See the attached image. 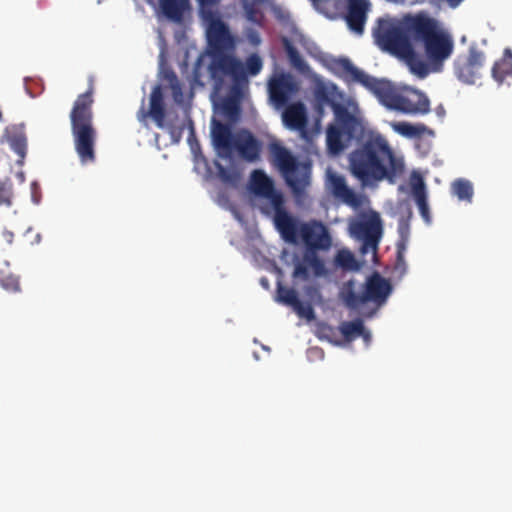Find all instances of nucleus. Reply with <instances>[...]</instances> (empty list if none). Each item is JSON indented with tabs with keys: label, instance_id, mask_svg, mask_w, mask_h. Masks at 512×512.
<instances>
[{
	"label": "nucleus",
	"instance_id": "1",
	"mask_svg": "<svg viewBox=\"0 0 512 512\" xmlns=\"http://www.w3.org/2000/svg\"><path fill=\"white\" fill-rule=\"evenodd\" d=\"M200 15L206 25L210 62L204 68L203 56L197 59L192 71V83L204 87L205 71L215 93L221 92L229 84L224 108L228 113L237 112L239 103L249 88V78L261 73L263 60L257 53H251L245 61L233 54L237 45L236 38L217 11H203Z\"/></svg>",
	"mask_w": 512,
	"mask_h": 512
},
{
	"label": "nucleus",
	"instance_id": "2",
	"mask_svg": "<svg viewBox=\"0 0 512 512\" xmlns=\"http://www.w3.org/2000/svg\"><path fill=\"white\" fill-rule=\"evenodd\" d=\"M350 167L353 175L363 183L384 179L394 182L405 171L403 157L396 155L380 135L368 139L351 153Z\"/></svg>",
	"mask_w": 512,
	"mask_h": 512
},
{
	"label": "nucleus",
	"instance_id": "3",
	"mask_svg": "<svg viewBox=\"0 0 512 512\" xmlns=\"http://www.w3.org/2000/svg\"><path fill=\"white\" fill-rule=\"evenodd\" d=\"M372 36L383 52L405 61L411 73L416 74V14L379 17Z\"/></svg>",
	"mask_w": 512,
	"mask_h": 512
},
{
	"label": "nucleus",
	"instance_id": "4",
	"mask_svg": "<svg viewBox=\"0 0 512 512\" xmlns=\"http://www.w3.org/2000/svg\"><path fill=\"white\" fill-rule=\"evenodd\" d=\"M418 44L423 50V57H418V79H424L430 74L441 73L444 63L454 51L452 35L437 19L420 11L417 16Z\"/></svg>",
	"mask_w": 512,
	"mask_h": 512
},
{
	"label": "nucleus",
	"instance_id": "5",
	"mask_svg": "<svg viewBox=\"0 0 512 512\" xmlns=\"http://www.w3.org/2000/svg\"><path fill=\"white\" fill-rule=\"evenodd\" d=\"M333 72L346 82L359 83L386 107L405 113L416 111V104L398 93L393 84L386 79H378L357 68L346 57L335 58L331 61Z\"/></svg>",
	"mask_w": 512,
	"mask_h": 512
},
{
	"label": "nucleus",
	"instance_id": "6",
	"mask_svg": "<svg viewBox=\"0 0 512 512\" xmlns=\"http://www.w3.org/2000/svg\"><path fill=\"white\" fill-rule=\"evenodd\" d=\"M93 93L94 88L91 85L86 92L79 94L69 115L74 148L82 163L93 162L96 158L97 130L92 108Z\"/></svg>",
	"mask_w": 512,
	"mask_h": 512
},
{
	"label": "nucleus",
	"instance_id": "7",
	"mask_svg": "<svg viewBox=\"0 0 512 512\" xmlns=\"http://www.w3.org/2000/svg\"><path fill=\"white\" fill-rule=\"evenodd\" d=\"M391 292L392 285L389 280L375 272L367 278L361 293L357 291L355 282L349 280L341 287L339 297L348 309L358 310L369 302L376 306H382Z\"/></svg>",
	"mask_w": 512,
	"mask_h": 512
},
{
	"label": "nucleus",
	"instance_id": "8",
	"mask_svg": "<svg viewBox=\"0 0 512 512\" xmlns=\"http://www.w3.org/2000/svg\"><path fill=\"white\" fill-rule=\"evenodd\" d=\"M291 220L288 231H283L279 226H275L284 241L291 244L298 243L301 239L307 246V251L318 249H327L331 245V237L327 227L320 221L311 220L301 222L288 213Z\"/></svg>",
	"mask_w": 512,
	"mask_h": 512
},
{
	"label": "nucleus",
	"instance_id": "9",
	"mask_svg": "<svg viewBox=\"0 0 512 512\" xmlns=\"http://www.w3.org/2000/svg\"><path fill=\"white\" fill-rule=\"evenodd\" d=\"M335 123L329 124L326 130L327 150L331 155H339L356 137L358 120L342 104L333 103Z\"/></svg>",
	"mask_w": 512,
	"mask_h": 512
},
{
	"label": "nucleus",
	"instance_id": "10",
	"mask_svg": "<svg viewBox=\"0 0 512 512\" xmlns=\"http://www.w3.org/2000/svg\"><path fill=\"white\" fill-rule=\"evenodd\" d=\"M268 149L272 164L281 172L287 185L296 193L304 190L309 184L308 166L301 165L279 142L270 143Z\"/></svg>",
	"mask_w": 512,
	"mask_h": 512
},
{
	"label": "nucleus",
	"instance_id": "11",
	"mask_svg": "<svg viewBox=\"0 0 512 512\" xmlns=\"http://www.w3.org/2000/svg\"><path fill=\"white\" fill-rule=\"evenodd\" d=\"M250 188L255 195L266 198L271 203L275 226L281 227L285 232L288 231L291 220L284 207V197L275 189L272 179L264 171L254 170L250 178Z\"/></svg>",
	"mask_w": 512,
	"mask_h": 512
},
{
	"label": "nucleus",
	"instance_id": "12",
	"mask_svg": "<svg viewBox=\"0 0 512 512\" xmlns=\"http://www.w3.org/2000/svg\"><path fill=\"white\" fill-rule=\"evenodd\" d=\"M348 229L350 236L362 243V253H376L383 230L382 221L377 212L361 213L358 217L352 218Z\"/></svg>",
	"mask_w": 512,
	"mask_h": 512
},
{
	"label": "nucleus",
	"instance_id": "13",
	"mask_svg": "<svg viewBox=\"0 0 512 512\" xmlns=\"http://www.w3.org/2000/svg\"><path fill=\"white\" fill-rule=\"evenodd\" d=\"M485 62V55L471 46L466 56H459L454 63V73L463 83L474 84L480 78V70Z\"/></svg>",
	"mask_w": 512,
	"mask_h": 512
},
{
	"label": "nucleus",
	"instance_id": "14",
	"mask_svg": "<svg viewBox=\"0 0 512 512\" xmlns=\"http://www.w3.org/2000/svg\"><path fill=\"white\" fill-rule=\"evenodd\" d=\"M268 89L272 102L281 107L298 91V84L290 74L282 73L270 80Z\"/></svg>",
	"mask_w": 512,
	"mask_h": 512
},
{
	"label": "nucleus",
	"instance_id": "15",
	"mask_svg": "<svg viewBox=\"0 0 512 512\" xmlns=\"http://www.w3.org/2000/svg\"><path fill=\"white\" fill-rule=\"evenodd\" d=\"M329 180L330 189L333 196L349 207L353 209H359L365 204V202L368 201L365 195L358 194L353 189L348 187L343 176L332 174Z\"/></svg>",
	"mask_w": 512,
	"mask_h": 512
},
{
	"label": "nucleus",
	"instance_id": "16",
	"mask_svg": "<svg viewBox=\"0 0 512 512\" xmlns=\"http://www.w3.org/2000/svg\"><path fill=\"white\" fill-rule=\"evenodd\" d=\"M276 301L285 306L291 307L301 318H305L308 321L315 318L314 309L311 304L303 303L299 299L298 293L295 289L286 287L280 282L277 284Z\"/></svg>",
	"mask_w": 512,
	"mask_h": 512
},
{
	"label": "nucleus",
	"instance_id": "17",
	"mask_svg": "<svg viewBox=\"0 0 512 512\" xmlns=\"http://www.w3.org/2000/svg\"><path fill=\"white\" fill-rule=\"evenodd\" d=\"M233 149H235L244 160L254 162L259 159L261 144L251 132L242 130L235 134Z\"/></svg>",
	"mask_w": 512,
	"mask_h": 512
},
{
	"label": "nucleus",
	"instance_id": "18",
	"mask_svg": "<svg viewBox=\"0 0 512 512\" xmlns=\"http://www.w3.org/2000/svg\"><path fill=\"white\" fill-rule=\"evenodd\" d=\"M369 8V0H347L346 21L355 33H363Z\"/></svg>",
	"mask_w": 512,
	"mask_h": 512
},
{
	"label": "nucleus",
	"instance_id": "19",
	"mask_svg": "<svg viewBox=\"0 0 512 512\" xmlns=\"http://www.w3.org/2000/svg\"><path fill=\"white\" fill-rule=\"evenodd\" d=\"M212 143L216 150L229 153L233 150L235 135L228 124L213 120L211 126Z\"/></svg>",
	"mask_w": 512,
	"mask_h": 512
},
{
	"label": "nucleus",
	"instance_id": "20",
	"mask_svg": "<svg viewBox=\"0 0 512 512\" xmlns=\"http://www.w3.org/2000/svg\"><path fill=\"white\" fill-rule=\"evenodd\" d=\"M286 127L292 130H303L307 125V114L303 103L297 102L287 106L282 114Z\"/></svg>",
	"mask_w": 512,
	"mask_h": 512
},
{
	"label": "nucleus",
	"instance_id": "21",
	"mask_svg": "<svg viewBox=\"0 0 512 512\" xmlns=\"http://www.w3.org/2000/svg\"><path fill=\"white\" fill-rule=\"evenodd\" d=\"M149 115L152 117L159 128H164V96L160 85L154 86L151 91Z\"/></svg>",
	"mask_w": 512,
	"mask_h": 512
},
{
	"label": "nucleus",
	"instance_id": "22",
	"mask_svg": "<svg viewBox=\"0 0 512 512\" xmlns=\"http://www.w3.org/2000/svg\"><path fill=\"white\" fill-rule=\"evenodd\" d=\"M159 8L167 19L179 23L189 8V0H159Z\"/></svg>",
	"mask_w": 512,
	"mask_h": 512
},
{
	"label": "nucleus",
	"instance_id": "23",
	"mask_svg": "<svg viewBox=\"0 0 512 512\" xmlns=\"http://www.w3.org/2000/svg\"><path fill=\"white\" fill-rule=\"evenodd\" d=\"M427 198L425 174L418 170V210L424 222L427 225H430L432 223V218Z\"/></svg>",
	"mask_w": 512,
	"mask_h": 512
},
{
	"label": "nucleus",
	"instance_id": "24",
	"mask_svg": "<svg viewBox=\"0 0 512 512\" xmlns=\"http://www.w3.org/2000/svg\"><path fill=\"white\" fill-rule=\"evenodd\" d=\"M340 330L346 340H352L359 336H362L366 341L370 339V334L366 331L361 319L342 323Z\"/></svg>",
	"mask_w": 512,
	"mask_h": 512
},
{
	"label": "nucleus",
	"instance_id": "25",
	"mask_svg": "<svg viewBox=\"0 0 512 512\" xmlns=\"http://www.w3.org/2000/svg\"><path fill=\"white\" fill-rule=\"evenodd\" d=\"M435 138L434 130L428 128L426 125L418 123V155H428L433 146Z\"/></svg>",
	"mask_w": 512,
	"mask_h": 512
},
{
	"label": "nucleus",
	"instance_id": "26",
	"mask_svg": "<svg viewBox=\"0 0 512 512\" xmlns=\"http://www.w3.org/2000/svg\"><path fill=\"white\" fill-rule=\"evenodd\" d=\"M263 2L257 1V0H242V6L245 12L246 19L259 26H264V14L259 8V4H262Z\"/></svg>",
	"mask_w": 512,
	"mask_h": 512
},
{
	"label": "nucleus",
	"instance_id": "27",
	"mask_svg": "<svg viewBox=\"0 0 512 512\" xmlns=\"http://www.w3.org/2000/svg\"><path fill=\"white\" fill-rule=\"evenodd\" d=\"M451 192L461 201L471 202L474 194L472 183L464 178H458L451 184Z\"/></svg>",
	"mask_w": 512,
	"mask_h": 512
},
{
	"label": "nucleus",
	"instance_id": "28",
	"mask_svg": "<svg viewBox=\"0 0 512 512\" xmlns=\"http://www.w3.org/2000/svg\"><path fill=\"white\" fill-rule=\"evenodd\" d=\"M282 44L284 50L289 58L290 63L300 71H306L308 69L307 63L301 57L300 53L296 49V47L292 44V42L284 37L282 39Z\"/></svg>",
	"mask_w": 512,
	"mask_h": 512
},
{
	"label": "nucleus",
	"instance_id": "29",
	"mask_svg": "<svg viewBox=\"0 0 512 512\" xmlns=\"http://www.w3.org/2000/svg\"><path fill=\"white\" fill-rule=\"evenodd\" d=\"M335 265L346 271H355L359 269V264L354 254L348 249H341L337 252L335 259Z\"/></svg>",
	"mask_w": 512,
	"mask_h": 512
},
{
	"label": "nucleus",
	"instance_id": "30",
	"mask_svg": "<svg viewBox=\"0 0 512 512\" xmlns=\"http://www.w3.org/2000/svg\"><path fill=\"white\" fill-rule=\"evenodd\" d=\"M512 75V58H503L494 63L492 76L498 82L502 83L508 76Z\"/></svg>",
	"mask_w": 512,
	"mask_h": 512
},
{
	"label": "nucleus",
	"instance_id": "31",
	"mask_svg": "<svg viewBox=\"0 0 512 512\" xmlns=\"http://www.w3.org/2000/svg\"><path fill=\"white\" fill-rule=\"evenodd\" d=\"M303 260L313 270L315 276L320 277L326 274L324 261L315 251H306Z\"/></svg>",
	"mask_w": 512,
	"mask_h": 512
},
{
	"label": "nucleus",
	"instance_id": "32",
	"mask_svg": "<svg viewBox=\"0 0 512 512\" xmlns=\"http://www.w3.org/2000/svg\"><path fill=\"white\" fill-rule=\"evenodd\" d=\"M0 286L12 293L21 291L19 277L7 271H0Z\"/></svg>",
	"mask_w": 512,
	"mask_h": 512
},
{
	"label": "nucleus",
	"instance_id": "33",
	"mask_svg": "<svg viewBox=\"0 0 512 512\" xmlns=\"http://www.w3.org/2000/svg\"><path fill=\"white\" fill-rule=\"evenodd\" d=\"M11 149L20 157L24 158L27 149V140L23 135H14L9 140Z\"/></svg>",
	"mask_w": 512,
	"mask_h": 512
},
{
	"label": "nucleus",
	"instance_id": "34",
	"mask_svg": "<svg viewBox=\"0 0 512 512\" xmlns=\"http://www.w3.org/2000/svg\"><path fill=\"white\" fill-rule=\"evenodd\" d=\"M219 178L227 184L236 185L239 181L240 175L237 171L229 170L222 165H218Z\"/></svg>",
	"mask_w": 512,
	"mask_h": 512
},
{
	"label": "nucleus",
	"instance_id": "35",
	"mask_svg": "<svg viewBox=\"0 0 512 512\" xmlns=\"http://www.w3.org/2000/svg\"><path fill=\"white\" fill-rule=\"evenodd\" d=\"M392 127L403 136L416 137V125L407 122H394L392 123Z\"/></svg>",
	"mask_w": 512,
	"mask_h": 512
},
{
	"label": "nucleus",
	"instance_id": "36",
	"mask_svg": "<svg viewBox=\"0 0 512 512\" xmlns=\"http://www.w3.org/2000/svg\"><path fill=\"white\" fill-rule=\"evenodd\" d=\"M315 98L320 104H330L333 107V101L330 97L328 88L324 85L317 86L315 89Z\"/></svg>",
	"mask_w": 512,
	"mask_h": 512
},
{
	"label": "nucleus",
	"instance_id": "37",
	"mask_svg": "<svg viewBox=\"0 0 512 512\" xmlns=\"http://www.w3.org/2000/svg\"><path fill=\"white\" fill-rule=\"evenodd\" d=\"M244 37L252 47H258L262 42L260 33L252 27L245 28Z\"/></svg>",
	"mask_w": 512,
	"mask_h": 512
},
{
	"label": "nucleus",
	"instance_id": "38",
	"mask_svg": "<svg viewBox=\"0 0 512 512\" xmlns=\"http://www.w3.org/2000/svg\"><path fill=\"white\" fill-rule=\"evenodd\" d=\"M293 278H300L302 280L309 279V266L307 263L298 261L294 266V271L292 274Z\"/></svg>",
	"mask_w": 512,
	"mask_h": 512
},
{
	"label": "nucleus",
	"instance_id": "39",
	"mask_svg": "<svg viewBox=\"0 0 512 512\" xmlns=\"http://www.w3.org/2000/svg\"><path fill=\"white\" fill-rule=\"evenodd\" d=\"M430 111V100L425 93L418 90V114H427Z\"/></svg>",
	"mask_w": 512,
	"mask_h": 512
},
{
	"label": "nucleus",
	"instance_id": "40",
	"mask_svg": "<svg viewBox=\"0 0 512 512\" xmlns=\"http://www.w3.org/2000/svg\"><path fill=\"white\" fill-rule=\"evenodd\" d=\"M199 4V13L203 11H213V7L217 6L221 0H197Z\"/></svg>",
	"mask_w": 512,
	"mask_h": 512
},
{
	"label": "nucleus",
	"instance_id": "41",
	"mask_svg": "<svg viewBox=\"0 0 512 512\" xmlns=\"http://www.w3.org/2000/svg\"><path fill=\"white\" fill-rule=\"evenodd\" d=\"M172 96L175 102L182 103L183 101V89L180 82H177L170 87Z\"/></svg>",
	"mask_w": 512,
	"mask_h": 512
},
{
	"label": "nucleus",
	"instance_id": "42",
	"mask_svg": "<svg viewBox=\"0 0 512 512\" xmlns=\"http://www.w3.org/2000/svg\"><path fill=\"white\" fill-rule=\"evenodd\" d=\"M162 79L167 81L169 88L172 87L173 84L179 82L176 73L172 69H166L162 73Z\"/></svg>",
	"mask_w": 512,
	"mask_h": 512
},
{
	"label": "nucleus",
	"instance_id": "43",
	"mask_svg": "<svg viewBox=\"0 0 512 512\" xmlns=\"http://www.w3.org/2000/svg\"><path fill=\"white\" fill-rule=\"evenodd\" d=\"M409 194L416 199V170H412L409 177Z\"/></svg>",
	"mask_w": 512,
	"mask_h": 512
},
{
	"label": "nucleus",
	"instance_id": "44",
	"mask_svg": "<svg viewBox=\"0 0 512 512\" xmlns=\"http://www.w3.org/2000/svg\"><path fill=\"white\" fill-rule=\"evenodd\" d=\"M431 1L434 3H437V4L445 2L451 8H456L463 2V0H431Z\"/></svg>",
	"mask_w": 512,
	"mask_h": 512
},
{
	"label": "nucleus",
	"instance_id": "45",
	"mask_svg": "<svg viewBox=\"0 0 512 512\" xmlns=\"http://www.w3.org/2000/svg\"><path fill=\"white\" fill-rule=\"evenodd\" d=\"M273 13L280 20L284 19V15H289L286 11H284L280 7H274L273 8Z\"/></svg>",
	"mask_w": 512,
	"mask_h": 512
},
{
	"label": "nucleus",
	"instance_id": "46",
	"mask_svg": "<svg viewBox=\"0 0 512 512\" xmlns=\"http://www.w3.org/2000/svg\"><path fill=\"white\" fill-rule=\"evenodd\" d=\"M435 113L437 114V116L442 120L445 116V109L443 107V105H439L435 108Z\"/></svg>",
	"mask_w": 512,
	"mask_h": 512
},
{
	"label": "nucleus",
	"instance_id": "47",
	"mask_svg": "<svg viewBox=\"0 0 512 512\" xmlns=\"http://www.w3.org/2000/svg\"><path fill=\"white\" fill-rule=\"evenodd\" d=\"M6 238L9 243L12 242L13 234L11 232L6 233Z\"/></svg>",
	"mask_w": 512,
	"mask_h": 512
},
{
	"label": "nucleus",
	"instance_id": "48",
	"mask_svg": "<svg viewBox=\"0 0 512 512\" xmlns=\"http://www.w3.org/2000/svg\"><path fill=\"white\" fill-rule=\"evenodd\" d=\"M3 203L10 205V201L8 199H0V205Z\"/></svg>",
	"mask_w": 512,
	"mask_h": 512
},
{
	"label": "nucleus",
	"instance_id": "49",
	"mask_svg": "<svg viewBox=\"0 0 512 512\" xmlns=\"http://www.w3.org/2000/svg\"><path fill=\"white\" fill-rule=\"evenodd\" d=\"M170 133H171L172 137H175L176 129L175 128H171Z\"/></svg>",
	"mask_w": 512,
	"mask_h": 512
},
{
	"label": "nucleus",
	"instance_id": "50",
	"mask_svg": "<svg viewBox=\"0 0 512 512\" xmlns=\"http://www.w3.org/2000/svg\"><path fill=\"white\" fill-rule=\"evenodd\" d=\"M149 4H152L154 0H146Z\"/></svg>",
	"mask_w": 512,
	"mask_h": 512
},
{
	"label": "nucleus",
	"instance_id": "51",
	"mask_svg": "<svg viewBox=\"0 0 512 512\" xmlns=\"http://www.w3.org/2000/svg\"><path fill=\"white\" fill-rule=\"evenodd\" d=\"M262 283H263V285H266V280L262 279Z\"/></svg>",
	"mask_w": 512,
	"mask_h": 512
},
{
	"label": "nucleus",
	"instance_id": "52",
	"mask_svg": "<svg viewBox=\"0 0 512 512\" xmlns=\"http://www.w3.org/2000/svg\"><path fill=\"white\" fill-rule=\"evenodd\" d=\"M262 283H263V285H266V280L262 279Z\"/></svg>",
	"mask_w": 512,
	"mask_h": 512
},
{
	"label": "nucleus",
	"instance_id": "53",
	"mask_svg": "<svg viewBox=\"0 0 512 512\" xmlns=\"http://www.w3.org/2000/svg\"><path fill=\"white\" fill-rule=\"evenodd\" d=\"M180 134H181L180 132L177 133V139L180 137Z\"/></svg>",
	"mask_w": 512,
	"mask_h": 512
}]
</instances>
